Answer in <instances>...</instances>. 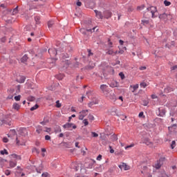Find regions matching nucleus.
<instances>
[{
	"instance_id": "obj_53",
	"label": "nucleus",
	"mask_w": 177,
	"mask_h": 177,
	"mask_svg": "<svg viewBox=\"0 0 177 177\" xmlns=\"http://www.w3.org/2000/svg\"><path fill=\"white\" fill-rule=\"evenodd\" d=\"M3 142L4 143H8V142H9V140L8 139V138H3Z\"/></svg>"
},
{
	"instance_id": "obj_48",
	"label": "nucleus",
	"mask_w": 177,
	"mask_h": 177,
	"mask_svg": "<svg viewBox=\"0 0 177 177\" xmlns=\"http://www.w3.org/2000/svg\"><path fill=\"white\" fill-rule=\"evenodd\" d=\"M5 175H6L7 176H9V175H10V170H6Z\"/></svg>"
},
{
	"instance_id": "obj_57",
	"label": "nucleus",
	"mask_w": 177,
	"mask_h": 177,
	"mask_svg": "<svg viewBox=\"0 0 177 177\" xmlns=\"http://www.w3.org/2000/svg\"><path fill=\"white\" fill-rule=\"evenodd\" d=\"M56 104H57L56 107H58V108L62 107V104L59 103V100L56 102Z\"/></svg>"
},
{
	"instance_id": "obj_6",
	"label": "nucleus",
	"mask_w": 177,
	"mask_h": 177,
	"mask_svg": "<svg viewBox=\"0 0 177 177\" xmlns=\"http://www.w3.org/2000/svg\"><path fill=\"white\" fill-rule=\"evenodd\" d=\"M105 96L108 99L113 100V102H115L117 100V97L113 91H109Z\"/></svg>"
},
{
	"instance_id": "obj_35",
	"label": "nucleus",
	"mask_w": 177,
	"mask_h": 177,
	"mask_svg": "<svg viewBox=\"0 0 177 177\" xmlns=\"http://www.w3.org/2000/svg\"><path fill=\"white\" fill-rule=\"evenodd\" d=\"M21 98V95H17L15 97V100H16L17 102H19L20 99Z\"/></svg>"
},
{
	"instance_id": "obj_4",
	"label": "nucleus",
	"mask_w": 177,
	"mask_h": 177,
	"mask_svg": "<svg viewBox=\"0 0 177 177\" xmlns=\"http://www.w3.org/2000/svg\"><path fill=\"white\" fill-rule=\"evenodd\" d=\"M158 17L162 21H167V20L172 19V15H171V14H167L165 12L159 15Z\"/></svg>"
},
{
	"instance_id": "obj_32",
	"label": "nucleus",
	"mask_w": 177,
	"mask_h": 177,
	"mask_svg": "<svg viewBox=\"0 0 177 177\" xmlns=\"http://www.w3.org/2000/svg\"><path fill=\"white\" fill-rule=\"evenodd\" d=\"M50 131H51L50 128L44 127V132H47L48 133H49V132H50Z\"/></svg>"
},
{
	"instance_id": "obj_2",
	"label": "nucleus",
	"mask_w": 177,
	"mask_h": 177,
	"mask_svg": "<svg viewBox=\"0 0 177 177\" xmlns=\"http://www.w3.org/2000/svg\"><path fill=\"white\" fill-rule=\"evenodd\" d=\"M10 158H13L14 160H10L9 162V167L8 168H15V167H16V165H17V161H20V160H21V156L19 155H17L16 153H13L11 154L10 156Z\"/></svg>"
},
{
	"instance_id": "obj_17",
	"label": "nucleus",
	"mask_w": 177,
	"mask_h": 177,
	"mask_svg": "<svg viewBox=\"0 0 177 177\" xmlns=\"http://www.w3.org/2000/svg\"><path fill=\"white\" fill-rule=\"evenodd\" d=\"M44 127H42V126H37V127H36V132L37 133H42V132H44Z\"/></svg>"
},
{
	"instance_id": "obj_64",
	"label": "nucleus",
	"mask_w": 177,
	"mask_h": 177,
	"mask_svg": "<svg viewBox=\"0 0 177 177\" xmlns=\"http://www.w3.org/2000/svg\"><path fill=\"white\" fill-rule=\"evenodd\" d=\"M81 5H82V3H81V1H77V6H81Z\"/></svg>"
},
{
	"instance_id": "obj_24",
	"label": "nucleus",
	"mask_w": 177,
	"mask_h": 177,
	"mask_svg": "<svg viewBox=\"0 0 177 177\" xmlns=\"http://www.w3.org/2000/svg\"><path fill=\"white\" fill-rule=\"evenodd\" d=\"M125 50H127V47H123L122 49L120 48L118 53H120V55H122V53H124V52H125Z\"/></svg>"
},
{
	"instance_id": "obj_58",
	"label": "nucleus",
	"mask_w": 177,
	"mask_h": 177,
	"mask_svg": "<svg viewBox=\"0 0 177 177\" xmlns=\"http://www.w3.org/2000/svg\"><path fill=\"white\" fill-rule=\"evenodd\" d=\"M145 145H147V146H150V145H151V142L149 141V140H147L145 142Z\"/></svg>"
},
{
	"instance_id": "obj_13",
	"label": "nucleus",
	"mask_w": 177,
	"mask_h": 177,
	"mask_svg": "<svg viewBox=\"0 0 177 177\" xmlns=\"http://www.w3.org/2000/svg\"><path fill=\"white\" fill-rule=\"evenodd\" d=\"M104 16L105 19H110V17L113 16V12H111V11L109 10H106L104 12Z\"/></svg>"
},
{
	"instance_id": "obj_25",
	"label": "nucleus",
	"mask_w": 177,
	"mask_h": 177,
	"mask_svg": "<svg viewBox=\"0 0 177 177\" xmlns=\"http://www.w3.org/2000/svg\"><path fill=\"white\" fill-rule=\"evenodd\" d=\"M19 12V6H17L12 11V15H17Z\"/></svg>"
},
{
	"instance_id": "obj_10",
	"label": "nucleus",
	"mask_w": 177,
	"mask_h": 177,
	"mask_svg": "<svg viewBox=\"0 0 177 177\" xmlns=\"http://www.w3.org/2000/svg\"><path fill=\"white\" fill-rule=\"evenodd\" d=\"M118 167L121 170L124 169V171H129V169H130L129 166L124 162L121 163Z\"/></svg>"
},
{
	"instance_id": "obj_18",
	"label": "nucleus",
	"mask_w": 177,
	"mask_h": 177,
	"mask_svg": "<svg viewBox=\"0 0 177 177\" xmlns=\"http://www.w3.org/2000/svg\"><path fill=\"white\" fill-rule=\"evenodd\" d=\"M132 88L131 92L133 93L135 91H138L139 89V84H135V85H131L130 88Z\"/></svg>"
},
{
	"instance_id": "obj_14",
	"label": "nucleus",
	"mask_w": 177,
	"mask_h": 177,
	"mask_svg": "<svg viewBox=\"0 0 177 177\" xmlns=\"http://www.w3.org/2000/svg\"><path fill=\"white\" fill-rule=\"evenodd\" d=\"M109 86L111 88H118V86H120V84L117 81H113L109 84Z\"/></svg>"
},
{
	"instance_id": "obj_43",
	"label": "nucleus",
	"mask_w": 177,
	"mask_h": 177,
	"mask_svg": "<svg viewBox=\"0 0 177 177\" xmlns=\"http://www.w3.org/2000/svg\"><path fill=\"white\" fill-rule=\"evenodd\" d=\"M28 100H29V102H34V100H35V98L34 97H28Z\"/></svg>"
},
{
	"instance_id": "obj_56",
	"label": "nucleus",
	"mask_w": 177,
	"mask_h": 177,
	"mask_svg": "<svg viewBox=\"0 0 177 177\" xmlns=\"http://www.w3.org/2000/svg\"><path fill=\"white\" fill-rule=\"evenodd\" d=\"M45 140H50V136H45Z\"/></svg>"
},
{
	"instance_id": "obj_1",
	"label": "nucleus",
	"mask_w": 177,
	"mask_h": 177,
	"mask_svg": "<svg viewBox=\"0 0 177 177\" xmlns=\"http://www.w3.org/2000/svg\"><path fill=\"white\" fill-rule=\"evenodd\" d=\"M147 12L144 14V17L142 19L141 24H143V26H147L149 24V13H151V18L155 19V17H157L158 16V11L157 10V7L151 6L147 9Z\"/></svg>"
},
{
	"instance_id": "obj_47",
	"label": "nucleus",
	"mask_w": 177,
	"mask_h": 177,
	"mask_svg": "<svg viewBox=\"0 0 177 177\" xmlns=\"http://www.w3.org/2000/svg\"><path fill=\"white\" fill-rule=\"evenodd\" d=\"M16 143L18 146H20V145H23V144H20V140H19V138L17 137L16 138Z\"/></svg>"
},
{
	"instance_id": "obj_44",
	"label": "nucleus",
	"mask_w": 177,
	"mask_h": 177,
	"mask_svg": "<svg viewBox=\"0 0 177 177\" xmlns=\"http://www.w3.org/2000/svg\"><path fill=\"white\" fill-rule=\"evenodd\" d=\"M80 31V32H82V34H86V30H85V28H81Z\"/></svg>"
},
{
	"instance_id": "obj_39",
	"label": "nucleus",
	"mask_w": 177,
	"mask_h": 177,
	"mask_svg": "<svg viewBox=\"0 0 177 177\" xmlns=\"http://www.w3.org/2000/svg\"><path fill=\"white\" fill-rule=\"evenodd\" d=\"M88 120H90V121H93V120H95V117H93V115L91 114L88 115Z\"/></svg>"
},
{
	"instance_id": "obj_26",
	"label": "nucleus",
	"mask_w": 177,
	"mask_h": 177,
	"mask_svg": "<svg viewBox=\"0 0 177 177\" xmlns=\"http://www.w3.org/2000/svg\"><path fill=\"white\" fill-rule=\"evenodd\" d=\"M35 20L36 21V24H39V23H40L39 20H41V17L37 16L35 17Z\"/></svg>"
},
{
	"instance_id": "obj_55",
	"label": "nucleus",
	"mask_w": 177,
	"mask_h": 177,
	"mask_svg": "<svg viewBox=\"0 0 177 177\" xmlns=\"http://www.w3.org/2000/svg\"><path fill=\"white\" fill-rule=\"evenodd\" d=\"M137 9L138 10H142V9H145V6H138Z\"/></svg>"
},
{
	"instance_id": "obj_41",
	"label": "nucleus",
	"mask_w": 177,
	"mask_h": 177,
	"mask_svg": "<svg viewBox=\"0 0 177 177\" xmlns=\"http://www.w3.org/2000/svg\"><path fill=\"white\" fill-rule=\"evenodd\" d=\"M164 4H165V6H169V5H171V2H169V1H167V0H165V1H164Z\"/></svg>"
},
{
	"instance_id": "obj_23",
	"label": "nucleus",
	"mask_w": 177,
	"mask_h": 177,
	"mask_svg": "<svg viewBox=\"0 0 177 177\" xmlns=\"http://www.w3.org/2000/svg\"><path fill=\"white\" fill-rule=\"evenodd\" d=\"M28 60V55H24L23 57L21 59V63H26Z\"/></svg>"
},
{
	"instance_id": "obj_61",
	"label": "nucleus",
	"mask_w": 177,
	"mask_h": 177,
	"mask_svg": "<svg viewBox=\"0 0 177 177\" xmlns=\"http://www.w3.org/2000/svg\"><path fill=\"white\" fill-rule=\"evenodd\" d=\"M97 161H100V160H102V155H99V156L97 157Z\"/></svg>"
},
{
	"instance_id": "obj_38",
	"label": "nucleus",
	"mask_w": 177,
	"mask_h": 177,
	"mask_svg": "<svg viewBox=\"0 0 177 177\" xmlns=\"http://www.w3.org/2000/svg\"><path fill=\"white\" fill-rule=\"evenodd\" d=\"M10 135H12L13 136H15V135H16V130L15 129L10 130Z\"/></svg>"
},
{
	"instance_id": "obj_46",
	"label": "nucleus",
	"mask_w": 177,
	"mask_h": 177,
	"mask_svg": "<svg viewBox=\"0 0 177 177\" xmlns=\"http://www.w3.org/2000/svg\"><path fill=\"white\" fill-rule=\"evenodd\" d=\"M47 122H49V120H44L43 122H41L40 124L41 125H46Z\"/></svg>"
},
{
	"instance_id": "obj_31",
	"label": "nucleus",
	"mask_w": 177,
	"mask_h": 177,
	"mask_svg": "<svg viewBox=\"0 0 177 177\" xmlns=\"http://www.w3.org/2000/svg\"><path fill=\"white\" fill-rule=\"evenodd\" d=\"M140 86H141V88H146V86H147V84H146V82H141L140 84Z\"/></svg>"
},
{
	"instance_id": "obj_20",
	"label": "nucleus",
	"mask_w": 177,
	"mask_h": 177,
	"mask_svg": "<svg viewBox=\"0 0 177 177\" xmlns=\"http://www.w3.org/2000/svg\"><path fill=\"white\" fill-rule=\"evenodd\" d=\"M110 114H111V115H117V108L112 107L110 109Z\"/></svg>"
},
{
	"instance_id": "obj_3",
	"label": "nucleus",
	"mask_w": 177,
	"mask_h": 177,
	"mask_svg": "<svg viewBox=\"0 0 177 177\" xmlns=\"http://www.w3.org/2000/svg\"><path fill=\"white\" fill-rule=\"evenodd\" d=\"M141 174H142L145 177H151V167L144 166L141 170Z\"/></svg>"
},
{
	"instance_id": "obj_16",
	"label": "nucleus",
	"mask_w": 177,
	"mask_h": 177,
	"mask_svg": "<svg viewBox=\"0 0 177 177\" xmlns=\"http://www.w3.org/2000/svg\"><path fill=\"white\" fill-rule=\"evenodd\" d=\"M17 82L19 84H24V82L26 81V77L24 76H19L17 79Z\"/></svg>"
},
{
	"instance_id": "obj_36",
	"label": "nucleus",
	"mask_w": 177,
	"mask_h": 177,
	"mask_svg": "<svg viewBox=\"0 0 177 177\" xmlns=\"http://www.w3.org/2000/svg\"><path fill=\"white\" fill-rule=\"evenodd\" d=\"M97 28V27H95V28H93L92 29H87L86 31L91 32H95V30H96Z\"/></svg>"
},
{
	"instance_id": "obj_50",
	"label": "nucleus",
	"mask_w": 177,
	"mask_h": 177,
	"mask_svg": "<svg viewBox=\"0 0 177 177\" xmlns=\"http://www.w3.org/2000/svg\"><path fill=\"white\" fill-rule=\"evenodd\" d=\"M175 145H176V142L172 141L171 145V148L174 149L175 148Z\"/></svg>"
},
{
	"instance_id": "obj_49",
	"label": "nucleus",
	"mask_w": 177,
	"mask_h": 177,
	"mask_svg": "<svg viewBox=\"0 0 177 177\" xmlns=\"http://www.w3.org/2000/svg\"><path fill=\"white\" fill-rule=\"evenodd\" d=\"M119 75L122 80H124V78H125V75L122 73H119Z\"/></svg>"
},
{
	"instance_id": "obj_62",
	"label": "nucleus",
	"mask_w": 177,
	"mask_h": 177,
	"mask_svg": "<svg viewBox=\"0 0 177 177\" xmlns=\"http://www.w3.org/2000/svg\"><path fill=\"white\" fill-rule=\"evenodd\" d=\"M146 66H141V67H140V70L141 71H142L143 70H146Z\"/></svg>"
},
{
	"instance_id": "obj_63",
	"label": "nucleus",
	"mask_w": 177,
	"mask_h": 177,
	"mask_svg": "<svg viewBox=\"0 0 177 177\" xmlns=\"http://www.w3.org/2000/svg\"><path fill=\"white\" fill-rule=\"evenodd\" d=\"M151 99H157V95L154 94L151 95Z\"/></svg>"
},
{
	"instance_id": "obj_9",
	"label": "nucleus",
	"mask_w": 177,
	"mask_h": 177,
	"mask_svg": "<svg viewBox=\"0 0 177 177\" xmlns=\"http://www.w3.org/2000/svg\"><path fill=\"white\" fill-rule=\"evenodd\" d=\"M88 114V110H83L79 113V120H84Z\"/></svg>"
},
{
	"instance_id": "obj_19",
	"label": "nucleus",
	"mask_w": 177,
	"mask_h": 177,
	"mask_svg": "<svg viewBox=\"0 0 177 177\" xmlns=\"http://www.w3.org/2000/svg\"><path fill=\"white\" fill-rule=\"evenodd\" d=\"M1 122H2V124H6V125H8L9 127L12 126V120L11 119L4 120Z\"/></svg>"
},
{
	"instance_id": "obj_5",
	"label": "nucleus",
	"mask_w": 177,
	"mask_h": 177,
	"mask_svg": "<svg viewBox=\"0 0 177 177\" xmlns=\"http://www.w3.org/2000/svg\"><path fill=\"white\" fill-rule=\"evenodd\" d=\"M62 127L64 129H68V131H73V129H77V125L73 123H66Z\"/></svg>"
},
{
	"instance_id": "obj_52",
	"label": "nucleus",
	"mask_w": 177,
	"mask_h": 177,
	"mask_svg": "<svg viewBox=\"0 0 177 177\" xmlns=\"http://www.w3.org/2000/svg\"><path fill=\"white\" fill-rule=\"evenodd\" d=\"M133 146H135V145L131 144V145H128L125 147L126 150H128V149L131 148V147H133Z\"/></svg>"
},
{
	"instance_id": "obj_12",
	"label": "nucleus",
	"mask_w": 177,
	"mask_h": 177,
	"mask_svg": "<svg viewBox=\"0 0 177 177\" xmlns=\"http://www.w3.org/2000/svg\"><path fill=\"white\" fill-rule=\"evenodd\" d=\"M118 53V51H114V50L111 48L107 49L106 55H110L111 56H115Z\"/></svg>"
},
{
	"instance_id": "obj_27",
	"label": "nucleus",
	"mask_w": 177,
	"mask_h": 177,
	"mask_svg": "<svg viewBox=\"0 0 177 177\" xmlns=\"http://www.w3.org/2000/svg\"><path fill=\"white\" fill-rule=\"evenodd\" d=\"M111 138L113 142H116V140H118V138H117V136L113 135L111 136Z\"/></svg>"
},
{
	"instance_id": "obj_40",
	"label": "nucleus",
	"mask_w": 177,
	"mask_h": 177,
	"mask_svg": "<svg viewBox=\"0 0 177 177\" xmlns=\"http://www.w3.org/2000/svg\"><path fill=\"white\" fill-rule=\"evenodd\" d=\"M91 135L93 138H97V136H99V134L95 132H91Z\"/></svg>"
},
{
	"instance_id": "obj_28",
	"label": "nucleus",
	"mask_w": 177,
	"mask_h": 177,
	"mask_svg": "<svg viewBox=\"0 0 177 177\" xmlns=\"http://www.w3.org/2000/svg\"><path fill=\"white\" fill-rule=\"evenodd\" d=\"M38 107H39V106H38V104H35V106L30 108V111H34V110H37Z\"/></svg>"
},
{
	"instance_id": "obj_8",
	"label": "nucleus",
	"mask_w": 177,
	"mask_h": 177,
	"mask_svg": "<svg viewBox=\"0 0 177 177\" xmlns=\"http://www.w3.org/2000/svg\"><path fill=\"white\" fill-rule=\"evenodd\" d=\"M100 89H101L102 93H104V96L107 95V93L110 91L109 89V86L106 84H102L100 86Z\"/></svg>"
},
{
	"instance_id": "obj_15",
	"label": "nucleus",
	"mask_w": 177,
	"mask_h": 177,
	"mask_svg": "<svg viewBox=\"0 0 177 177\" xmlns=\"http://www.w3.org/2000/svg\"><path fill=\"white\" fill-rule=\"evenodd\" d=\"M94 12H95V16L97 19H103V15H102V12H100L97 10H95Z\"/></svg>"
},
{
	"instance_id": "obj_42",
	"label": "nucleus",
	"mask_w": 177,
	"mask_h": 177,
	"mask_svg": "<svg viewBox=\"0 0 177 177\" xmlns=\"http://www.w3.org/2000/svg\"><path fill=\"white\" fill-rule=\"evenodd\" d=\"M48 28H50L52 26H53V21H48Z\"/></svg>"
},
{
	"instance_id": "obj_60",
	"label": "nucleus",
	"mask_w": 177,
	"mask_h": 177,
	"mask_svg": "<svg viewBox=\"0 0 177 177\" xmlns=\"http://www.w3.org/2000/svg\"><path fill=\"white\" fill-rule=\"evenodd\" d=\"M42 177H49V174H48V173H44Z\"/></svg>"
},
{
	"instance_id": "obj_22",
	"label": "nucleus",
	"mask_w": 177,
	"mask_h": 177,
	"mask_svg": "<svg viewBox=\"0 0 177 177\" xmlns=\"http://www.w3.org/2000/svg\"><path fill=\"white\" fill-rule=\"evenodd\" d=\"M162 165V163H161V160L158 161L156 164H155V168L156 169H160V168H161V166Z\"/></svg>"
},
{
	"instance_id": "obj_11",
	"label": "nucleus",
	"mask_w": 177,
	"mask_h": 177,
	"mask_svg": "<svg viewBox=\"0 0 177 177\" xmlns=\"http://www.w3.org/2000/svg\"><path fill=\"white\" fill-rule=\"evenodd\" d=\"M48 53L51 56V57H54L57 55V50L55 48H50L48 49Z\"/></svg>"
},
{
	"instance_id": "obj_59",
	"label": "nucleus",
	"mask_w": 177,
	"mask_h": 177,
	"mask_svg": "<svg viewBox=\"0 0 177 177\" xmlns=\"http://www.w3.org/2000/svg\"><path fill=\"white\" fill-rule=\"evenodd\" d=\"M109 149L111 154H113V153H114V149H112L111 146H109Z\"/></svg>"
},
{
	"instance_id": "obj_29",
	"label": "nucleus",
	"mask_w": 177,
	"mask_h": 177,
	"mask_svg": "<svg viewBox=\"0 0 177 177\" xmlns=\"http://www.w3.org/2000/svg\"><path fill=\"white\" fill-rule=\"evenodd\" d=\"M159 177H168V175L165 173V171H163L160 174H159Z\"/></svg>"
},
{
	"instance_id": "obj_21",
	"label": "nucleus",
	"mask_w": 177,
	"mask_h": 177,
	"mask_svg": "<svg viewBox=\"0 0 177 177\" xmlns=\"http://www.w3.org/2000/svg\"><path fill=\"white\" fill-rule=\"evenodd\" d=\"M12 109H14V110H17V111H19V110H20V104H17V103H14L12 104Z\"/></svg>"
},
{
	"instance_id": "obj_54",
	"label": "nucleus",
	"mask_w": 177,
	"mask_h": 177,
	"mask_svg": "<svg viewBox=\"0 0 177 177\" xmlns=\"http://www.w3.org/2000/svg\"><path fill=\"white\" fill-rule=\"evenodd\" d=\"M64 76L63 75H59L57 76V78L58 80H62V78H64Z\"/></svg>"
},
{
	"instance_id": "obj_37",
	"label": "nucleus",
	"mask_w": 177,
	"mask_h": 177,
	"mask_svg": "<svg viewBox=\"0 0 177 177\" xmlns=\"http://www.w3.org/2000/svg\"><path fill=\"white\" fill-rule=\"evenodd\" d=\"M20 85L17 86L16 87V93H20Z\"/></svg>"
},
{
	"instance_id": "obj_30",
	"label": "nucleus",
	"mask_w": 177,
	"mask_h": 177,
	"mask_svg": "<svg viewBox=\"0 0 177 177\" xmlns=\"http://www.w3.org/2000/svg\"><path fill=\"white\" fill-rule=\"evenodd\" d=\"M171 71H177V65H174L171 66Z\"/></svg>"
},
{
	"instance_id": "obj_45",
	"label": "nucleus",
	"mask_w": 177,
	"mask_h": 177,
	"mask_svg": "<svg viewBox=\"0 0 177 177\" xmlns=\"http://www.w3.org/2000/svg\"><path fill=\"white\" fill-rule=\"evenodd\" d=\"M138 117H139L140 118H145L144 113H143V112H140V113H139V115H138Z\"/></svg>"
},
{
	"instance_id": "obj_7",
	"label": "nucleus",
	"mask_w": 177,
	"mask_h": 177,
	"mask_svg": "<svg viewBox=\"0 0 177 177\" xmlns=\"http://www.w3.org/2000/svg\"><path fill=\"white\" fill-rule=\"evenodd\" d=\"M15 175L16 177H20L24 176L26 174L23 173V169L18 166L16 169V171L15 172Z\"/></svg>"
},
{
	"instance_id": "obj_33",
	"label": "nucleus",
	"mask_w": 177,
	"mask_h": 177,
	"mask_svg": "<svg viewBox=\"0 0 177 177\" xmlns=\"http://www.w3.org/2000/svg\"><path fill=\"white\" fill-rule=\"evenodd\" d=\"M83 124H84V127H86L87 125L89 124V122H88V120L87 119H84L83 120Z\"/></svg>"
},
{
	"instance_id": "obj_34",
	"label": "nucleus",
	"mask_w": 177,
	"mask_h": 177,
	"mask_svg": "<svg viewBox=\"0 0 177 177\" xmlns=\"http://www.w3.org/2000/svg\"><path fill=\"white\" fill-rule=\"evenodd\" d=\"M0 153H1V154H2L3 156V154H6V155L9 154V153H8V151H7L6 149H4V150L1 151Z\"/></svg>"
},
{
	"instance_id": "obj_51",
	"label": "nucleus",
	"mask_w": 177,
	"mask_h": 177,
	"mask_svg": "<svg viewBox=\"0 0 177 177\" xmlns=\"http://www.w3.org/2000/svg\"><path fill=\"white\" fill-rule=\"evenodd\" d=\"M94 104H96V102H91L88 103V107H92Z\"/></svg>"
}]
</instances>
